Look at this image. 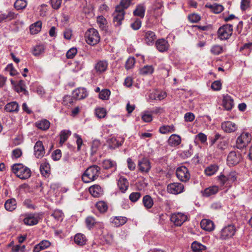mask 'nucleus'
<instances>
[{"label": "nucleus", "mask_w": 252, "mask_h": 252, "mask_svg": "<svg viewBox=\"0 0 252 252\" xmlns=\"http://www.w3.org/2000/svg\"><path fill=\"white\" fill-rule=\"evenodd\" d=\"M100 173V168L93 165L89 167L82 175V180L85 183H90L95 180Z\"/></svg>", "instance_id": "obj_1"}, {"label": "nucleus", "mask_w": 252, "mask_h": 252, "mask_svg": "<svg viewBox=\"0 0 252 252\" xmlns=\"http://www.w3.org/2000/svg\"><path fill=\"white\" fill-rule=\"evenodd\" d=\"M12 171L17 177L22 180L29 178L31 176V171L28 167L22 164H15L12 166Z\"/></svg>", "instance_id": "obj_2"}, {"label": "nucleus", "mask_w": 252, "mask_h": 252, "mask_svg": "<svg viewBox=\"0 0 252 252\" xmlns=\"http://www.w3.org/2000/svg\"><path fill=\"white\" fill-rule=\"evenodd\" d=\"M85 38L86 42L91 45H96L100 39L98 32L94 28L89 29L86 32Z\"/></svg>", "instance_id": "obj_3"}, {"label": "nucleus", "mask_w": 252, "mask_h": 252, "mask_svg": "<svg viewBox=\"0 0 252 252\" xmlns=\"http://www.w3.org/2000/svg\"><path fill=\"white\" fill-rule=\"evenodd\" d=\"M233 33V26L225 24L221 26L218 31V37L221 40H227L230 38Z\"/></svg>", "instance_id": "obj_4"}, {"label": "nucleus", "mask_w": 252, "mask_h": 252, "mask_svg": "<svg viewBox=\"0 0 252 252\" xmlns=\"http://www.w3.org/2000/svg\"><path fill=\"white\" fill-rule=\"evenodd\" d=\"M236 227L233 225H228L220 231V239L222 240H228L233 237L236 233Z\"/></svg>", "instance_id": "obj_5"}, {"label": "nucleus", "mask_w": 252, "mask_h": 252, "mask_svg": "<svg viewBox=\"0 0 252 252\" xmlns=\"http://www.w3.org/2000/svg\"><path fill=\"white\" fill-rule=\"evenodd\" d=\"M251 135L248 132L242 133L236 140V146L241 149L246 147L251 141Z\"/></svg>", "instance_id": "obj_6"}, {"label": "nucleus", "mask_w": 252, "mask_h": 252, "mask_svg": "<svg viewBox=\"0 0 252 252\" xmlns=\"http://www.w3.org/2000/svg\"><path fill=\"white\" fill-rule=\"evenodd\" d=\"M125 12L122 6H116V9L113 14V22L115 26H119L124 19Z\"/></svg>", "instance_id": "obj_7"}, {"label": "nucleus", "mask_w": 252, "mask_h": 252, "mask_svg": "<svg viewBox=\"0 0 252 252\" xmlns=\"http://www.w3.org/2000/svg\"><path fill=\"white\" fill-rule=\"evenodd\" d=\"M176 176L182 182H187L190 178V174L185 166H181L177 169Z\"/></svg>", "instance_id": "obj_8"}, {"label": "nucleus", "mask_w": 252, "mask_h": 252, "mask_svg": "<svg viewBox=\"0 0 252 252\" xmlns=\"http://www.w3.org/2000/svg\"><path fill=\"white\" fill-rule=\"evenodd\" d=\"M184 185L180 183H173L169 184L167 187V191L171 194H178L183 192Z\"/></svg>", "instance_id": "obj_9"}, {"label": "nucleus", "mask_w": 252, "mask_h": 252, "mask_svg": "<svg viewBox=\"0 0 252 252\" xmlns=\"http://www.w3.org/2000/svg\"><path fill=\"white\" fill-rule=\"evenodd\" d=\"M171 220L177 226H181L188 220V216L182 213H176L172 214Z\"/></svg>", "instance_id": "obj_10"}, {"label": "nucleus", "mask_w": 252, "mask_h": 252, "mask_svg": "<svg viewBox=\"0 0 252 252\" xmlns=\"http://www.w3.org/2000/svg\"><path fill=\"white\" fill-rule=\"evenodd\" d=\"M138 167L141 172L145 173H148L151 168L150 162L146 158H142L138 161Z\"/></svg>", "instance_id": "obj_11"}, {"label": "nucleus", "mask_w": 252, "mask_h": 252, "mask_svg": "<svg viewBox=\"0 0 252 252\" xmlns=\"http://www.w3.org/2000/svg\"><path fill=\"white\" fill-rule=\"evenodd\" d=\"M39 221L38 217L35 214H27L25 215V218L23 220V222L27 225H34L38 223Z\"/></svg>", "instance_id": "obj_12"}, {"label": "nucleus", "mask_w": 252, "mask_h": 252, "mask_svg": "<svg viewBox=\"0 0 252 252\" xmlns=\"http://www.w3.org/2000/svg\"><path fill=\"white\" fill-rule=\"evenodd\" d=\"M241 160V155L236 152L232 151L229 153L227 158V164L230 166L238 164Z\"/></svg>", "instance_id": "obj_13"}, {"label": "nucleus", "mask_w": 252, "mask_h": 252, "mask_svg": "<svg viewBox=\"0 0 252 252\" xmlns=\"http://www.w3.org/2000/svg\"><path fill=\"white\" fill-rule=\"evenodd\" d=\"M222 129L226 133L235 132L237 129L236 124L231 121L222 122L221 125Z\"/></svg>", "instance_id": "obj_14"}, {"label": "nucleus", "mask_w": 252, "mask_h": 252, "mask_svg": "<svg viewBox=\"0 0 252 252\" xmlns=\"http://www.w3.org/2000/svg\"><path fill=\"white\" fill-rule=\"evenodd\" d=\"M45 153V149L42 142L38 141L34 146V154L38 158H42Z\"/></svg>", "instance_id": "obj_15"}, {"label": "nucleus", "mask_w": 252, "mask_h": 252, "mask_svg": "<svg viewBox=\"0 0 252 252\" xmlns=\"http://www.w3.org/2000/svg\"><path fill=\"white\" fill-rule=\"evenodd\" d=\"M108 63L105 60L97 61L94 65V70L97 74H101L106 71L108 68Z\"/></svg>", "instance_id": "obj_16"}, {"label": "nucleus", "mask_w": 252, "mask_h": 252, "mask_svg": "<svg viewBox=\"0 0 252 252\" xmlns=\"http://www.w3.org/2000/svg\"><path fill=\"white\" fill-rule=\"evenodd\" d=\"M72 95L75 99L80 100L86 97L88 94L85 89L79 88L73 91Z\"/></svg>", "instance_id": "obj_17"}, {"label": "nucleus", "mask_w": 252, "mask_h": 252, "mask_svg": "<svg viewBox=\"0 0 252 252\" xmlns=\"http://www.w3.org/2000/svg\"><path fill=\"white\" fill-rule=\"evenodd\" d=\"M156 38L157 36L154 32L148 31L144 32V39L147 45H152Z\"/></svg>", "instance_id": "obj_18"}, {"label": "nucleus", "mask_w": 252, "mask_h": 252, "mask_svg": "<svg viewBox=\"0 0 252 252\" xmlns=\"http://www.w3.org/2000/svg\"><path fill=\"white\" fill-rule=\"evenodd\" d=\"M124 141V139L121 137L118 138L112 137L107 140V143L110 148L115 149L121 146Z\"/></svg>", "instance_id": "obj_19"}, {"label": "nucleus", "mask_w": 252, "mask_h": 252, "mask_svg": "<svg viewBox=\"0 0 252 252\" xmlns=\"http://www.w3.org/2000/svg\"><path fill=\"white\" fill-rule=\"evenodd\" d=\"M85 222L87 227L89 229H91L94 226H98L100 228H103V224L102 222L96 221L95 219L91 216H89L86 218Z\"/></svg>", "instance_id": "obj_20"}, {"label": "nucleus", "mask_w": 252, "mask_h": 252, "mask_svg": "<svg viewBox=\"0 0 252 252\" xmlns=\"http://www.w3.org/2000/svg\"><path fill=\"white\" fill-rule=\"evenodd\" d=\"M156 45L157 49L161 52L167 51L169 47L167 41L163 38L158 39L156 41Z\"/></svg>", "instance_id": "obj_21"}, {"label": "nucleus", "mask_w": 252, "mask_h": 252, "mask_svg": "<svg viewBox=\"0 0 252 252\" xmlns=\"http://www.w3.org/2000/svg\"><path fill=\"white\" fill-rule=\"evenodd\" d=\"M91 194L94 197H99L103 194V189L98 185H94L91 186L89 189Z\"/></svg>", "instance_id": "obj_22"}, {"label": "nucleus", "mask_w": 252, "mask_h": 252, "mask_svg": "<svg viewBox=\"0 0 252 252\" xmlns=\"http://www.w3.org/2000/svg\"><path fill=\"white\" fill-rule=\"evenodd\" d=\"M167 96L166 93L163 92L154 91L150 93L149 95V99L150 100L163 99Z\"/></svg>", "instance_id": "obj_23"}, {"label": "nucleus", "mask_w": 252, "mask_h": 252, "mask_svg": "<svg viewBox=\"0 0 252 252\" xmlns=\"http://www.w3.org/2000/svg\"><path fill=\"white\" fill-rule=\"evenodd\" d=\"M222 105L226 110H230L234 106L233 99L228 94L224 95L222 100Z\"/></svg>", "instance_id": "obj_24"}, {"label": "nucleus", "mask_w": 252, "mask_h": 252, "mask_svg": "<svg viewBox=\"0 0 252 252\" xmlns=\"http://www.w3.org/2000/svg\"><path fill=\"white\" fill-rule=\"evenodd\" d=\"M200 225L203 229L208 231L213 230L215 227L214 222L208 219H203L200 222Z\"/></svg>", "instance_id": "obj_25"}, {"label": "nucleus", "mask_w": 252, "mask_h": 252, "mask_svg": "<svg viewBox=\"0 0 252 252\" xmlns=\"http://www.w3.org/2000/svg\"><path fill=\"white\" fill-rule=\"evenodd\" d=\"M17 15V14L12 11H8L7 13L0 14V23L15 19Z\"/></svg>", "instance_id": "obj_26"}, {"label": "nucleus", "mask_w": 252, "mask_h": 252, "mask_svg": "<svg viewBox=\"0 0 252 252\" xmlns=\"http://www.w3.org/2000/svg\"><path fill=\"white\" fill-rule=\"evenodd\" d=\"M26 85L25 82L20 80L19 82L14 85L15 91L18 93H22L26 95H28V92L26 89Z\"/></svg>", "instance_id": "obj_27"}, {"label": "nucleus", "mask_w": 252, "mask_h": 252, "mask_svg": "<svg viewBox=\"0 0 252 252\" xmlns=\"http://www.w3.org/2000/svg\"><path fill=\"white\" fill-rule=\"evenodd\" d=\"M129 183L126 179L121 177L118 182V186L122 192L124 193L128 189Z\"/></svg>", "instance_id": "obj_28"}, {"label": "nucleus", "mask_w": 252, "mask_h": 252, "mask_svg": "<svg viewBox=\"0 0 252 252\" xmlns=\"http://www.w3.org/2000/svg\"><path fill=\"white\" fill-rule=\"evenodd\" d=\"M35 126L40 129L46 130L50 127V123L46 119H42L35 123Z\"/></svg>", "instance_id": "obj_29"}, {"label": "nucleus", "mask_w": 252, "mask_h": 252, "mask_svg": "<svg viewBox=\"0 0 252 252\" xmlns=\"http://www.w3.org/2000/svg\"><path fill=\"white\" fill-rule=\"evenodd\" d=\"M168 144L172 147H176L181 143V137L177 134L171 135L168 139Z\"/></svg>", "instance_id": "obj_30"}, {"label": "nucleus", "mask_w": 252, "mask_h": 252, "mask_svg": "<svg viewBox=\"0 0 252 252\" xmlns=\"http://www.w3.org/2000/svg\"><path fill=\"white\" fill-rule=\"evenodd\" d=\"M4 207L7 211L12 212L17 207L16 200L14 198H10L6 201L4 204Z\"/></svg>", "instance_id": "obj_31"}, {"label": "nucleus", "mask_w": 252, "mask_h": 252, "mask_svg": "<svg viewBox=\"0 0 252 252\" xmlns=\"http://www.w3.org/2000/svg\"><path fill=\"white\" fill-rule=\"evenodd\" d=\"M74 241L76 244L83 246L86 243L87 238L84 234L77 233L74 236Z\"/></svg>", "instance_id": "obj_32"}, {"label": "nucleus", "mask_w": 252, "mask_h": 252, "mask_svg": "<svg viewBox=\"0 0 252 252\" xmlns=\"http://www.w3.org/2000/svg\"><path fill=\"white\" fill-rule=\"evenodd\" d=\"M4 109L8 112H18L19 110V105L15 101L11 102L5 106Z\"/></svg>", "instance_id": "obj_33"}, {"label": "nucleus", "mask_w": 252, "mask_h": 252, "mask_svg": "<svg viewBox=\"0 0 252 252\" xmlns=\"http://www.w3.org/2000/svg\"><path fill=\"white\" fill-rule=\"evenodd\" d=\"M191 252H203L205 251L206 248L205 246L196 241H194L191 245Z\"/></svg>", "instance_id": "obj_34"}, {"label": "nucleus", "mask_w": 252, "mask_h": 252, "mask_svg": "<svg viewBox=\"0 0 252 252\" xmlns=\"http://www.w3.org/2000/svg\"><path fill=\"white\" fill-rule=\"evenodd\" d=\"M143 204L144 207L147 209L151 208L154 204V201L152 198L149 195H146L143 197Z\"/></svg>", "instance_id": "obj_35"}, {"label": "nucleus", "mask_w": 252, "mask_h": 252, "mask_svg": "<svg viewBox=\"0 0 252 252\" xmlns=\"http://www.w3.org/2000/svg\"><path fill=\"white\" fill-rule=\"evenodd\" d=\"M102 166L105 169H113L115 171L116 169V163L111 159H106L103 161Z\"/></svg>", "instance_id": "obj_36"}, {"label": "nucleus", "mask_w": 252, "mask_h": 252, "mask_svg": "<svg viewBox=\"0 0 252 252\" xmlns=\"http://www.w3.org/2000/svg\"><path fill=\"white\" fill-rule=\"evenodd\" d=\"M219 190L218 187L217 186L210 187L204 190L203 195L204 196L208 197L214 195L218 192Z\"/></svg>", "instance_id": "obj_37"}, {"label": "nucleus", "mask_w": 252, "mask_h": 252, "mask_svg": "<svg viewBox=\"0 0 252 252\" xmlns=\"http://www.w3.org/2000/svg\"><path fill=\"white\" fill-rule=\"evenodd\" d=\"M219 166L217 164H211L205 169V173L207 176H212L218 170Z\"/></svg>", "instance_id": "obj_38"}, {"label": "nucleus", "mask_w": 252, "mask_h": 252, "mask_svg": "<svg viewBox=\"0 0 252 252\" xmlns=\"http://www.w3.org/2000/svg\"><path fill=\"white\" fill-rule=\"evenodd\" d=\"M127 218L126 217H116L113 219L112 223L114 226L119 227L125 224Z\"/></svg>", "instance_id": "obj_39"}, {"label": "nucleus", "mask_w": 252, "mask_h": 252, "mask_svg": "<svg viewBox=\"0 0 252 252\" xmlns=\"http://www.w3.org/2000/svg\"><path fill=\"white\" fill-rule=\"evenodd\" d=\"M40 170L42 175L48 176L50 171V165L46 162L42 163L40 165Z\"/></svg>", "instance_id": "obj_40"}, {"label": "nucleus", "mask_w": 252, "mask_h": 252, "mask_svg": "<svg viewBox=\"0 0 252 252\" xmlns=\"http://www.w3.org/2000/svg\"><path fill=\"white\" fill-rule=\"evenodd\" d=\"M145 8L142 4L137 6L136 9L133 11V14L135 16H139L140 18H143L145 15Z\"/></svg>", "instance_id": "obj_41"}, {"label": "nucleus", "mask_w": 252, "mask_h": 252, "mask_svg": "<svg viewBox=\"0 0 252 252\" xmlns=\"http://www.w3.org/2000/svg\"><path fill=\"white\" fill-rule=\"evenodd\" d=\"M42 27V23L37 21L30 26V30L32 34H36L40 31Z\"/></svg>", "instance_id": "obj_42"}, {"label": "nucleus", "mask_w": 252, "mask_h": 252, "mask_svg": "<svg viewBox=\"0 0 252 252\" xmlns=\"http://www.w3.org/2000/svg\"><path fill=\"white\" fill-rule=\"evenodd\" d=\"M44 51L45 47L43 45H38L33 47L32 53L34 56H37L43 53Z\"/></svg>", "instance_id": "obj_43"}, {"label": "nucleus", "mask_w": 252, "mask_h": 252, "mask_svg": "<svg viewBox=\"0 0 252 252\" xmlns=\"http://www.w3.org/2000/svg\"><path fill=\"white\" fill-rule=\"evenodd\" d=\"M71 135V131L68 130H63L60 133V143L62 145L66 141L69 136Z\"/></svg>", "instance_id": "obj_44"}, {"label": "nucleus", "mask_w": 252, "mask_h": 252, "mask_svg": "<svg viewBox=\"0 0 252 252\" xmlns=\"http://www.w3.org/2000/svg\"><path fill=\"white\" fill-rule=\"evenodd\" d=\"M159 132L162 134H166L171 133L175 130V128L173 125L171 126H163L159 128Z\"/></svg>", "instance_id": "obj_45"}, {"label": "nucleus", "mask_w": 252, "mask_h": 252, "mask_svg": "<svg viewBox=\"0 0 252 252\" xmlns=\"http://www.w3.org/2000/svg\"><path fill=\"white\" fill-rule=\"evenodd\" d=\"M95 206L100 213H105L108 210L107 204L103 201L97 202Z\"/></svg>", "instance_id": "obj_46"}, {"label": "nucleus", "mask_w": 252, "mask_h": 252, "mask_svg": "<svg viewBox=\"0 0 252 252\" xmlns=\"http://www.w3.org/2000/svg\"><path fill=\"white\" fill-rule=\"evenodd\" d=\"M27 5V2L25 0H16L14 5L17 10H22L26 8Z\"/></svg>", "instance_id": "obj_47"}, {"label": "nucleus", "mask_w": 252, "mask_h": 252, "mask_svg": "<svg viewBox=\"0 0 252 252\" xmlns=\"http://www.w3.org/2000/svg\"><path fill=\"white\" fill-rule=\"evenodd\" d=\"M154 68L152 65H145L140 69V73L142 75L152 74L154 71Z\"/></svg>", "instance_id": "obj_48"}, {"label": "nucleus", "mask_w": 252, "mask_h": 252, "mask_svg": "<svg viewBox=\"0 0 252 252\" xmlns=\"http://www.w3.org/2000/svg\"><path fill=\"white\" fill-rule=\"evenodd\" d=\"M95 114L98 118L101 119L106 116L107 112L106 110L104 108L99 107L95 109Z\"/></svg>", "instance_id": "obj_49"}, {"label": "nucleus", "mask_w": 252, "mask_h": 252, "mask_svg": "<svg viewBox=\"0 0 252 252\" xmlns=\"http://www.w3.org/2000/svg\"><path fill=\"white\" fill-rule=\"evenodd\" d=\"M110 95V91L107 89H103L99 94V98L102 100H107Z\"/></svg>", "instance_id": "obj_50"}, {"label": "nucleus", "mask_w": 252, "mask_h": 252, "mask_svg": "<svg viewBox=\"0 0 252 252\" xmlns=\"http://www.w3.org/2000/svg\"><path fill=\"white\" fill-rule=\"evenodd\" d=\"M141 119L144 122L149 123L152 121L153 117L149 112L145 111L142 114Z\"/></svg>", "instance_id": "obj_51"}, {"label": "nucleus", "mask_w": 252, "mask_h": 252, "mask_svg": "<svg viewBox=\"0 0 252 252\" xmlns=\"http://www.w3.org/2000/svg\"><path fill=\"white\" fill-rule=\"evenodd\" d=\"M97 23L99 27L102 30L105 29L106 21L103 16H99L97 18Z\"/></svg>", "instance_id": "obj_52"}, {"label": "nucleus", "mask_w": 252, "mask_h": 252, "mask_svg": "<svg viewBox=\"0 0 252 252\" xmlns=\"http://www.w3.org/2000/svg\"><path fill=\"white\" fill-rule=\"evenodd\" d=\"M222 46L219 45H215L213 46L211 49V52L214 55H219L222 52Z\"/></svg>", "instance_id": "obj_53"}, {"label": "nucleus", "mask_w": 252, "mask_h": 252, "mask_svg": "<svg viewBox=\"0 0 252 252\" xmlns=\"http://www.w3.org/2000/svg\"><path fill=\"white\" fill-rule=\"evenodd\" d=\"M140 196L141 194L140 192H134L130 194L129 199L131 202H135L139 199Z\"/></svg>", "instance_id": "obj_54"}, {"label": "nucleus", "mask_w": 252, "mask_h": 252, "mask_svg": "<svg viewBox=\"0 0 252 252\" xmlns=\"http://www.w3.org/2000/svg\"><path fill=\"white\" fill-rule=\"evenodd\" d=\"M74 97L70 95H66L63 98V103L64 105H69L73 104L74 102Z\"/></svg>", "instance_id": "obj_55"}, {"label": "nucleus", "mask_w": 252, "mask_h": 252, "mask_svg": "<svg viewBox=\"0 0 252 252\" xmlns=\"http://www.w3.org/2000/svg\"><path fill=\"white\" fill-rule=\"evenodd\" d=\"M135 63V59L133 57H129L127 60L125 67L126 69H131Z\"/></svg>", "instance_id": "obj_56"}, {"label": "nucleus", "mask_w": 252, "mask_h": 252, "mask_svg": "<svg viewBox=\"0 0 252 252\" xmlns=\"http://www.w3.org/2000/svg\"><path fill=\"white\" fill-rule=\"evenodd\" d=\"M189 20L191 23H197L201 19L200 16L197 14H191L188 16Z\"/></svg>", "instance_id": "obj_57"}, {"label": "nucleus", "mask_w": 252, "mask_h": 252, "mask_svg": "<svg viewBox=\"0 0 252 252\" xmlns=\"http://www.w3.org/2000/svg\"><path fill=\"white\" fill-rule=\"evenodd\" d=\"M251 0H242L241 2V8L245 11L250 7Z\"/></svg>", "instance_id": "obj_58"}, {"label": "nucleus", "mask_w": 252, "mask_h": 252, "mask_svg": "<svg viewBox=\"0 0 252 252\" xmlns=\"http://www.w3.org/2000/svg\"><path fill=\"white\" fill-rule=\"evenodd\" d=\"M77 49L72 48L70 49L66 53V56L67 59H72L77 53Z\"/></svg>", "instance_id": "obj_59"}, {"label": "nucleus", "mask_w": 252, "mask_h": 252, "mask_svg": "<svg viewBox=\"0 0 252 252\" xmlns=\"http://www.w3.org/2000/svg\"><path fill=\"white\" fill-rule=\"evenodd\" d=\"M218 181L220 182V184L223 186L225 184H228V180L227 177V176H225L224 175L221 174L218 177Z\"/></svg>", "instance_id": "obj_60"}, {"label": "nucleus", "mask_w": 252, "mask_h": 252, "mask_svg": "<svg viewBox=\"0 0 252 252\" xmlns=\"http://www.w3.org/2000/svg\"><path fill=\"white\" fill-rule=\"evenodd\" d=\"M227 177L229 184H231L236 181L237 179L236 173L235 172L232 171L227 175Z\"/></svg>", "instance_id": "obj_61"}, {"label": "nucleus", "mask_w": 252, "mask_h": 252, "mask_svg": "<svg viewBox=\"0 0 252 252\" xmlns=\"http://www.w3.org/2000/svg\"><path fill=\"white\" fill-rule=\"evenodd\" d=\"M221 83L220 81H215L211 85V88L214 91H219L221 89Z\"/></svg>", "instance_id": "obj_62"}, {"label": "nucleus", "mask_w": 252, "mask_h": 252, "mask_svg": "<svg viewBox=\"0 0 252 252\" xmlns=\"http://www.w3.org/2000/svg\"><path fill=\"white\" fill-rule=\"evenodd\" d=\"M223 7L222 5L215 4L213 12L216 14H219L223 10Z\"/></svg>", "instance_id": "obj_63"}, {"label": "nucleus", "mask_w": 252, "mask_h": 252, "mask_svg": "<svg viewBox=\"0 0 252 252\" xmlns=\"http://www.w3.org/2000/svg\"><path fill=\"white\" fill-rule=\"evenodd\" d=\"M52 6L54 9H59L62 3V0H51Z\"/></svg>", "instance_id": "obj_64"}]
</instances>
